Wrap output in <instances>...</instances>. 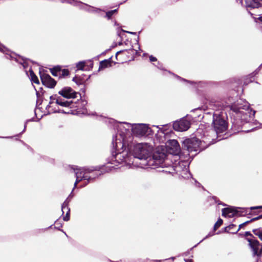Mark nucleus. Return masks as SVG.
Wrapping results in <instances>:
<instances>
[{
    "mask_svg": "<svg viewBox=\"0 0 262 262\" xmlns=\"http://www.w3.org/2000/svg\"><path fill=\"white\" fill-rule=\"evenodd\" d=\"M85 79L81 76H75L73 78V81L78 85L83 84L85 81Z\"/></svg>",
    "mask_w": 262,
    "mask_h": 262,
    "instance_id": "obj_24",
    "label": "nucleus"
},
{
    "mask_svg": "<svg viewBox=\"0 0 262 262\" xmlns=\"http://www.w3.org/2000/svg\"><path fill=\"white\" fill-rule=\"evenodd\" d=\"M137 54V51L133 49V48L129 49L123 50L118 51L116 54V58L117 60H120V56H126V60H133L134 59L135 55Z\"/></svg>",
    "mask_w": 262,
    "mask_h": 262,
    "instance_id": "obj_8",
    "label": "nucleus"
},
{
    "mask_svg": "<svg viewBox=\"0 0 262 262\" xmlns=\"http://www.w3.org/2000/svg\"><path fill=\"white\" fill-rule=\"evenodd\" d=\"M88 183H89L88 182V183H86L85 184V185H86L88 184Z\"/></svg>",
    "mask_w": 262,
    "mask_h": 262,
    "instance_id": "obj_39",
    "label": "nucleus"
},
{
    "mask_svg": "<svg viewBox=\"0 0 262 262\" xmlns=\"http://www.w3.org/2000/svg\"><path fill=\"white\" fill-rule=\"evenodd\" d=\"M76 104V102H73L72 100H64L61 97L57 99V104L65 108L63 110H58V112L64 114H74V110L72 108L77 107Z\"/></svg>",
    "mask_w": 262,
    "mask_h": 262,
    "instance_id": "obj_3",
    "label": "nucleus"
},
{
    "mask_svg": "<svg viewBox=\"0 0 262 262\" xmlns=\"http://www.w3.org/2000/svg\"><path fill=\"white\" fill-rule=\"evenodd\" d=\"M223 223L222 219L219 218L217 221L215 223L214 225L213 229L214 231L216 230Z\"/></svg>",
    "mask_w": 262,
    "mask_h": 262,
    "instance_id": "obj_27",
    "label": "nucleus"
},
{
    "mask_svg": "<svg viewBox=\"0 0 262 262\" xmlns=\"http://www.w3.org/2000/svg\"><path fill=\"white\" fill-rule=\"evenodd\" d=\"M244 236L245 237L249 236L250 237H247V238H256L249 231H247L245 233Z\"/></svg>",
    "mask_w": 262,
    "mask_h": 262,
    "instance_id": "obj_30",
    "label": "nucleus"
},
{
    "mask_svg": "<svg viewBox=\"0 0 262 262\" xmlns=\"http://www.w3.org/2000/svg\"><path fill=\"white\" fill-rule=\"evenodd\" d=\"M88 183H89L88 182V183H86L85 184V185H86L88 184Z\"/></svg>",
    "mask_w": 262,
    "mask_h": 262,
    "instance_id": "obj_41",
    "label": "nucleus"
},
{
    "mask_svg": "<svg viewBox=\"0 0 262 262\" xmlns=\"http://www.w3.org/2000/svg\"><path fill=\"white\" fill-rule=\"evenodd\" d=\"M166 155L163 152H155L149 161V165L160 166L164 161Z\"/></svg>",
    "mask_w": 262,
    "mask_h": 262,
    "instance_id": "obj_10",
    "label": "nucleus"
},
{
    "mask_svg": "<svg viewBox=\"0 0 262 262\" xmlns=\"http://www.w3.org/2000/svg\"><path fill=\"white\" fill-rule=\"evenodd\" d=\"M225 231L229 233L235 234L238 232V230L236 229L235 225L231 224L225 228Z\"/></svg>",
    "mask_w": 262,
    "mask_h": 262,
    "instance_id": "obj_18",
    "label": "nucleus"
},
{
    "mask_svg": "<svg viewBox=\"0 0 262 262\" xmlns=\"http://www.w3.org/2000/svg\"><path fill=\"white\" fill-rule=\"evenodd\" d=\"M58 94L64 98L70 99L76 98L78 93L71 87L66 86L60 90Z\"/></svg>",
    "mask_w": 262,
    "mask_h": 262,
    "instance_id": "obj_11",
    "label": "nucleus"
},
{
    "mask_svg": "<svg viewBox=\"0 0 262 262\" xmlns=\"http://www.w3.org/2000/svg\"><path fill=\"white\" fill-rule=\"evenodd\" d=\"M235 125L233 123V126H232V127H233V126H234V127H235Z\"/></svg>",
    "mask_w": 262,
    "mask_h": 262,
    "instance_id": "obj_38",
    "label": "nucleus"
},
{
    "mask_svg": "<svg viewBox=\"0 0 262 262\" xmlns=\"http://www.w3.org/2000/svg\"><path fill=\"white\" fill-rule=\"evenodd\" d=\"M150 128L145 124H138L133 129V133L137 136H143L147 134Z\"/></svg>",
    "mask_w": 262,
    "mask_h": 262,
    "instance_id": "obj_13",
    "label": "nucleus"
},
{
    "mask_svg": "<svg viewBox=\"0 0 262 262\" xmlns=\"http://www.w3.org/2000/svg\"><path fill=\"white\" fill-rule=\"evenodd\" d=\"M252 232L262 241V229L256 228L252 230Z\"/></svg>",
    "mask_w": 262,
    "mask_h": 262,
    "instance_id": "obj_26",
    "label": "nucleus"
},
{
    "mask_svg": "<svg viewBox=\"0 0 262 262\" xmlns=\"http://www.w3.org/2000/svg\"><path fill=\"white\" fill-rule=\"evenodd\" d=\"M260 209H262V206L239 208V210L231 207L224 208L222 209V215L225 217H232L234 216L254 215L257 214L259 212L256 210Z\"/></svg>",
    "mask_w": 262,
    "mask_h": 262,
    "instance_id": "obj_1",
    "label": "nucleus"
},
{
    "mask_svg": "<svg viewBox=\"0 0 262 262\" xmlns=\"http://www.w3.org/2000/svg\"><path fill=\"white\" fill-rule=\"evenodd\" d=\"M172 143L173 144V145L174 146L175 145H177L178 144V142L177 140H172Z\"/></svg>",
    "mask_w": 262,
    "mask_h": 262,
    "instance_id": "obj_32",
    "label": "nucleus"
},
{
    "mask_svg": "<svg viewBox=\"0 0 262 262\" xmlns=\"http://www.w3.org/2000/svg\"><path fill=\"white\" fill-rule=\"evenodd\" d=\"M67 210L66 214L63 217L64 221H68L70 220V210L68 208V202L65 201L62 205V211L63 213Z\"/></svg>",
    "mask_w": 262,
    "mask_h": 262,
    "instance_id": "obj_16",
    "label": "nucleus"
},
{
    "mask_svg": "<svg viewBox=\"0 0 262 262\" xmlns=\"http://www.w3.org/2000/svg\"><path fill=\"white\" fill-rule=\"evenodd\" d=\"M4 48V47L3 46V45L0 42V51H3V49Z\"/></svg>",
    "mask_w": 262,
    "mask_h": 262,
    "instance_id": "obj_33",
    "label": "nucleus"
},
{
    "mask_svg": "<svg viewBox=\"0 0 262 262\" xmlns=\"http://www.w3.org/2000/svg\"><path fill=\"white\" fill-rule=\"evenodd\" d=\"M88 183H89L88 182V183H86L85 184V185H86L88 184Z\"/></svg>",
    "mask_w": 262,
    "mask_h": 262,
    "instance_id": "obj_40",
    "label": "nucleus"
},
{
    "mask_svg": "<svg viewBox=\"0 0 262 262\" xmlns=\"http://www.w3.org/2000/svg\"><path fill=\"white\" fill-rule=\"evenodd\" d=\"M60 97L57 96L56 95L54 96H51L50 97V101L49 104L48 105L47 108L48 109L49 111L55 112L56 110H50V107H52L51 105L54 103V100L56 101V103L57 104V99L60 98Z\"/></svg>",
    "mask_w": 262,
    "mask_h": 262,
    "instance_id": "obj_21",
    "label": "nucleus"
},
{
    "mask_svg": "<svg viewBox=\"0 0 262 262\" xmlns=\"http://www.w3.org/2000/svg\"><path fill=\"white\" fill-rule=\"evenodd\" d=\"M85 67V62L83 61H80L76 64V68L78 70H83Z\"/></svg>",
    "mask_w": 262,
    "mask_h": 262,
    "instance_id": "obj_29",
    "label": "nucleus"
},
{
    "mask_svg": "<svg viewBox=\"0 0 262 262\" xmlns=\"http://www.w3.org/2000/svg\"><path fill=\"white\" fill-rule=\"evenodd\" d=\"M239 129V127H238L237 128L235 129V130H238V129Z\"/></svg>",
    "mask_w": 262,
    "mask_h": 262,
    "instance_id": "obj_37",
    "label": "nucleus"
},
{
    "mask_svg": "<svg viewBox=\"0 0 262 262\" xmlns=\"http://www.w3.org/2000/svg\"><path fill=\"white\" fill-rule=\"evenodd\" d=\"M201 141L196 138L186 139L183 142V148L189 152L201 150Z\"/></svg>",
    "mask_w": 262,
    "mask_h": 262,
    "instance_id": "obj_4",
    "label": "nucleus"
},
{
    "mask_svg": "<svg viewBox=\"0 0 262 262\" xmlns=\"http://www.w3.org/2000/svg\"><path fill=\"white\" fill-rule=\"evenodd\" d=\"M70 75V71L67 69H62L60 73L59 78H65L67 76H68Z\"/></svg>",
    "mask_w": 262,
    "mask_h": 262,
    "instance_id": "obj_25",
    "label": "nucleus"
},
{
    "mask_svg": "<svg viewBox=\"0 0 262 262\" xmlns=\"http://www.w3.org/2000/svg\"><path fill=\"white\" fill-rule=\"evenodd\" d=\"M113 63L112 57H110L107 59H104L101 61L99 63V70H103L108 67L112 66V64Z\"/></svg>",
    "mask_w": 262,
    "mask_h": 262,
    "instance_id": "obj_15",
    "label": "nucleus"
},
{
    "mask_svg": "<svg viewBox=\"0 0 262 262\" xmlns=\"http://www.w3.org/2000/svg\"><path fill=\"white\" fill-rule=\"evenodd\" d=\"M260 219H262V215H260L257 217H253L252 218V219H251L249 221H247L241 224H240L239 225V227L237 229L238 230V231L241 229H242V228H243L244 227L246 226V225H247L248 224H249V223L253 222V221H256V220H258Z\"/></svg>",
    "mask_w": 262,
    "mask_h": 262,
    "instance_id": "obj_20",
    "label": "nucleus"
},
{
    "mask_svg": "<svg viewBox=\"0 0 262 262\" xmlns=\"http://www.w3.org/2000/svg\"><path fill=\"white\" fill-rule=\"evenodd\" d=\"M29 73H30V76L31 81L35 84H39V79H38L37 76L36 75V74L33 72V71L32 70H30Z\"/></svg>",
    "mask_w": 262,
    "mask_h": 262,
    "instance_id": "obj_23",
    "label": "nucleus"
},
{
    "mask_svg": "<svg viewBox=\"0 0 262 262\" xmlns=\"http://www.w3.org/2000/svg\"><path fill=\"white\" fill-rule=\"evenodd\" d=\"M83 178L86 180L88 182H93L99 176L101 175V173L99 170L95 169H92L90 168H83Z\"/></svg>",
    "mask_w": 262,
    "mask_h": 262,
    "instance_id": "obj_6",
    "label": "nucleus"
},
{
    "mask_svg": "<svg viewBox=\"0 0 262 262\" xmlns=\"http://www.w3.org/2000/svg\"><path fill=\"white\" fill-rule=\"evenodd\" d=\"M135 157L139 159H146L149 155V150L142 144L137 145L134 149Z\"/></svg>",
    "mask_w": 262,
    "mask_h": 262,
    "instance_id": "obj_7",
    "label": "nucleus"
},
{
    "mask_svg": "<svg viewBox=\"0 0 262 262\" xmlns=\"http://www.w3.org/2000/svg\"><path fill=\"white\" fill-rule=\"evenodd\" d=\"M117 12V9L108 11L106 13V17L108 19H111L112 16L116 13Z\"/></svg>",
    "mask_w": 262,
    "mask_h": 262,
    "instance_id": "obj_28",
    "label": "nucleus"
},
{
    "mask_svg": "<svg viewBox=\"0 0 262 262\" xmlns=\"http://www.w3.org/2000/svg\"><path fill=\"white\" fill-rule=\"evenodd\" d=\"M127 33H129V34H135L136 33H133V32H129V31H126Z\"/></svg>",
    "mask_w": 262,
    "mask_h": 262,
    "instance_id": "obj_36",
    "label": "nucleus"
},
{
    "mask_svg": "<svg viewBox=\"0 0 262 262\" xmlns=\"http://www.w3.org/2000/svg\"><path fill=\"white\" fill-rule=\"evenodd\" d=\"M247 8H257L262 6V0H245Z\"/></svg>",
    "mask_w": 262,
    "mask_h": 262,
    "instance_id": "obj_14",
    "label": "nucleus"
},
{
    "mask_svg": "<svg viewBox=\"0 0 262 262\" xmlns=\"http://www.w3.org/2000/svg\"><path fill=\"white\" fill-rule=\"evenodd\" d=\"M190 125V123L186 119H181L176 121L173 124V128L176 131L183 132L187 130Z\"/></svg>",
    "mask_w": 262,
    "mask_h": 262,
    "instance_id": "obj_12",
    "label": "nucleus"
},
{
    "mask_svg": "<svg viewBox=\"0 0 262 262\" xmlns=\"http://www.w3.org/2000/svg\"><path fill=\"white\" fill-rule=\"evenodd\" d=\"M247 112L244 113L243 111L241 112L242 114H245L246 115V117L244 118V119L246 120H250L251 118L254 117L255 112L254 111H252V110H246Z\"/></svg>",
    "mask_w": 262,
    "mask_h": 262,
    "instance_id": "obj_22",
    "label": "nucleus"
},
{
    "mask_svg": "<svg viewBox=\"0 0 262 262\" xmlns=\"http://www.w3.org/2000/svg\"><path fill=\"white\" fill-rule=\"evenodd\" d=\"M149 60L151 62H154L156 61L157 60V59L155 57H154L153 56L151 55L149 57Z\"/></svg>",
    "mask_w": 262,
    "mask_h": 262,
    "instance_id": "obj_31",
    "label": "nucleus"
},
{
    "mask_svg": "<svg viewBox=\"0 0 262 262\" xmlns=\"http://www.w3.org/2000/svg\"><path fill=\"white\" fill-rule=\"evenodd\" d=\"M39 75L41 82L43 85L46 86L52 89L54 88L56 83V81L52 78L50 75L45 73L44 72H39Z\"/></svg>",
    "mask_w": 262,
    "mask_h": 262,
    "instance_id": "obj_9",
    "label": "nucleus"
},
{
    "mask_svg": "<svg viewBox=\"0 0 262 262\" xmlns=\"http://www.w3.org/2000/svg\"><path fill=\"white\" fill-rule=\"evenodd\" d=\"M247 241L252 250L253 255L260 257L262 255V245L256 238H247Z\"/></svg>",
    "mask_w": 262,
    "mask_h": 262,
    "instance_id": "obj_5",
    "label": "nucleus"
},
{
    "mask_svg": "<svg viewBox=\"0 0 262 262\" xmlns=\"http://www.w3.org/2000/svg\"><path fill=\"white\" fill-rule=\"evenodd\" d=\"M212 125L213 129L217 136L227 130L228 123L225 120L223 113L216 112L214 113Z\"/></svg>",
    "mask_w": 262,
    "mask_h": 262,
    "instance_id": "obj_2",
    "label": "nucleus"
},
{
    "mask_svg": "<svg viewBox=\"0 0 262 262\" xmlns=\"http://www.w3.org/2000/svg\"><path fill=\"white\" fill-rule=\"evenodd\" d=\"M61 71V66H56L50 69V71L52 75L54 76H59L60 73Z\"/></svg>",
    "mask_w": 262,
    "mask_h": 262,
    "instance_id": "obj_19",
    "label": "nucleus"
},
{
    "mask_svg": "<svg viewBox=\"0 0 262 262\" xmlns=\"http://www.w3.org/2000/svg\"><path fill=\"white\" fill-rule=\"evenodd\" d=\"M162 172L164 173H168V174H170L171 173V172L169 171H167V170H162Z\"/></svg>",
    "mask_w": 262,
    "mask_h": 262,
    "instance_id": "obj_34",
    "label": "nucleus"
},
{
    "mask_svg": "<svg viewBox=\"0 0 262 262\" xmlns=\"http://www.w3.org/2000/svg\"><path fill=\"white\" fill-rule=\"evenodd\" d=\"M83 171L82 168L79 169L77 171L75 172L76 180L74 183V188L76 187L77 185L82 180H85L83 178Z\"/></svg>",
    "mask_w": 262,
    "mask_h": 262,
    "instance_id": "obj_17",
    "label": "nucleus"
},
{
    "mask_svg": "<svg viewBox=\"0 0 262 262\" xmlns=\"http://www.w3.org/2000/svg\"><path fill=\"white\" fill-rule=\"evenodd\" d=\"M258 19L262 22V16L258 17Z\"/></svg>",
    "mask_w": 262,
    "mask_h": 262,
    "instance_id": "obj_35",
    "label": "nucleus"
}]
</instances>
